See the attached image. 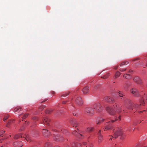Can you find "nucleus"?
<instances>
[{"label":"nucleus","instance_id":"f257e3e1","mask_svg":"<svg viewBox=\"0 0 147 147\" xmlns=\"http://www.w3.org/2000/svg\"><path fill=\"white\" fill-rule=\"evenodd\" d=\"M106 111L111 115H113L115 113L119 114L122 111L121 107L119 105H118L115 103L114 105L113 108L108 107L106 108Z\"/></svg>","mask_w":147,"mask_h":147},{"label":"nucleus","instance_id":"f03ea898","mask_svg":"<svg viewBox=\"0 0 147 147\" xmlns=\"http://www.w3.org/2000/svg\"><path fill=\"white\" fill-rule=\"evenodd\" d=\"M129 105L127 107V108L129 109L133 110L134 113L137 112V110L140 108V105H143V104L140 102V104L139 105L137 104H135L134 105H133V102H131V100H128Z\"/></svg>","mask_w":147,"mask_h":147},{"label":"nucleus","instance_id":"7ed1b4c3","mask_svg":"<svg viewBox=\"0 0 147 147\" xmlns=\"http://www.w3.org/2000/svg\"><path fill=\"white\" fill-rule=\"evenodd\" d=\"M122 130V129L121 127L117 129L114 132L113 136L112 137L113 138H116L119 136L122 135L123 134Z\"/></svg>","mask_w":147,"mask_h":147},{"label":"nucleus","instance_id":"20e7f679","mask_svg":"<svg viewBox=\"0 0 147 147\" xmlns=\"http://www.w3.org/2000/svg\"><path fill=\"white\" fill-rule=\"evenodd\" d=\"M94 109L98 112H100L102 110V108L101 105L99 103H96L94 105Z\"/></svg>","mask_w":147,"mask_h":147},{"label":"nucleus","instance_id":"39448f33","mask_svg":"<svg viewBox=\"0 0 147 147\" xmlns=\"http://www.w3.org/2000/svg\"><path fill=\"white\" fill-rule=\"evenodd\" d=\"M105 101L110 103H112L115 102V100L109 96H105L104 98Z\"/></svg>","mask_w":147,"mask_h":147},{"label":"nucleus","instance_id":"423d86ee","mask_svg":"<svg viewBox=\"0 0 147 147\" xmlns=\"http://www.w3.org/2000/svg\"><path fill=\"white\" fill-rule=\"evenodd\" d=\"M131 92L136 97H138L139 96L140 94L139 92L135 88H134L131 89L130 90Z\"/></svg>","mask_w":147,"mask_h":147},{"label":"nucleus","instance_id":"0eeeda50","mask_svg":"<svg viewBox=\"0 0 147 147\" xmlns=\"http://www.w3.org/2000/svg\"><path fill=\"white\" fill-rule=\"evenodd\" d=\"M75 102L77 105L79 106L82 105L83 103V102L80 97H78L76 98Z\"/></svg>","mask_w":147,"mask_h":147},{"label":"nucleus","instance_id":"6e6552de","mask_svg":"<svg viewBox=\"0 0 147 147\" xmlns=\"http://www.w3.org/2000/svg\"><path fill=\"white\" fill-rule=\"evenodd\" d=\"M80 132L78 131V132L77 131H76L75 130L74 131L72 132V134L73 135L77 136V137L79 138L80 139L82 138L83 135L82 134H80Z\"/></svg>","mask_w":147,"mask_h":147},{"label":"nucleus","instance_id":"1a4fd4ad","mask_svg":"<svg viewBox=\"0 0 147 147\" xmlns=\"http://www.w3.org/2000/svg\"><path fill=\"white\" fill-rule=\"evenodd\" d=\"M134 81L136 82L137 84H142V81L141 79L138 77H136L133 79Z\"/></svg>","mask_w":147,"mask_h":147},{"label":"nucleus","instance_id":"9d476101","mask_svg":"<svg viewBox=\"0 0 147 147\" xmlns=\"http://www.w3.org/2000/svg\"><path fill=\"white\" fill-rule=\"evenodd\" d=\"M85 111L91 115H93L94 113V110L92 108H86L85 109Z\"/></svg>","mask_w":147,"mask_h":147},{"label":"nucleus","instance_id":"9b49d317","mask_svg":"<svg viewBox=\"0 0 147 147\" xmlns=\"http://www.w3.org/2000/svg\"><path fill=\"white\" fill-rule=\"evenodd\" d=\"M43 123L44 124H46L47 125H49V122L50 119L47 118H44L42 120Z\"/></svg>","mask_w":147,"mask_h":147},{"label":"nucleus","instance_id":"f8f14e48","mask_svg":"<svg viewBox=\"0 0 147 147\" xmlns=\"http://www.w3.org/2000/svg\"><path fill=\"white\" fill-rule=\"evenodd\" d=\"M101 130H100L98 133V142H100L102 140V136L101 135Z\"/></svg>","mask_w":147,"mask_h":147},{"label":"nucleus","instance_id":"ddd939ff","mask_svg":"<svg viewBox=\"0 0 147 147\" xmlns=\"http://www.w3.org/2000/svg\"><path fill=\"white\" fill-rule=\"evenodd\" d=\"M42 133L43 135L46 136H48L49 135L50 132L47 129H43L42 130Z\"/></svg>","mask_w":147,"mask_h":147},{"label":"nucleus","instance_id":"4468645a","mask_svg":"<svg viewBox=\"0 0 147 147\" xmlns=\"http://www.w3.org/2000/svg\"><path fill=\"white\" fill-rule=\"evenodd\" d=\"M145 99L146 100V102H147V95H145V94H144V95L142 96V99L140 101V102H141V103L143 104V105H144L145 103L144 100Z\"/></svg>","mask_w":147,"mask_h":147},{"label":"nucleus","instance_id":"2eb2a0df","mask_svg":"<svg viewBox=\"0 0 147 147\" xmlns=\"http://www.w3.org/2000/svg\"><path fill=\"white\" fill-rule=\"evenodd\" d=\"M83 92L85 94H86L88 92V86L84 87L82 89Z\"/></svg>","mask_w":147,"mask_h":147},{"label":"nucleus","instance_id":"dca6fc26","mask_svg":"<svg viewBox=\"0 0 147 147\" xmlns=\"http://www.w3.org/2000/svg\"><path fill=\"white\" fill-rule=\"evenodd\" d=\"M104 120V119L100 117H98L96 119V123L97 124H99L100 123L103 122Z\"/></svg>","mask_w":147,"mask_h":147},{"label":"nucleus","instance_id":"f3484780","mask_svg":"<svg viewBox=\"0 0 147 147\" xmlns=\"http://www.w3.org/2000/svg\"><path fill=\"white\" fill-rule=\"evenodd\" d=\"M118 93H119L118 95L120 97H123L122 98H120V99H125V95H124V94L122 92H121L120 91H118Z\"/></svg>","mask_w":147,"mask_h":147},{"label":"nucleus","instance_id":"a211bd4d","mask_svg":"<svg viewBox=\"0 0 147 147\" xmlns=\"http://www.w3.org/2000/svg\"><path fill=\"white\" fill-rule=\"evenodd\" d=\"M130 85L131 83L129 81H127L124 84L123 86L125 88H126L129 86Z\"/></svg>","mask_w":147,"mask_h":147},{"label":"nucleus","instance_id":"6ab92c4d","mask_svg":"<svg viewBox=\"0 0 147 147\" xmlns=\"http://www.w3.org/2000/svg\"><path fill=\"white\" fill-rule=\"evenodd\" d=\"M72 146L73 147H80L81 144H78L76 142H73L72 144Z\"/></svg>","mask_w":147,"mask_h":147},{"label":"nucleus","instance_id":"aec40b11","mask_svg":"<svg viewBox=\"0 0 147 147\" xmlns=\"http://www.w3.org/2000/svg\"><path fill=\"white\" fill-rule=\"evenodd\" d=\"M22 110V108L20 107H18L14 109V112H18L21 111Z\"/></svg>","mask_w":147,"mask_h":147},{"label":"nucleus","instance_id":"412c9836","mask_svg":"<svg viewBox=\"0 0 147 147\" xmlns=\"http://www.w3.org/2000/svg\"><path fill=\"white\" fill-rule=\"evenodd\" d=\"M123 77H125L126 79H129L131 78V76L129 74H126L123 75Z\"/></svg>","mask_w":147,"mask_h":147},{"label":"nucleus","instance_id":"4be33fe9","mask_svg":"<svg viewBox=\"0 0 147 147\" xmlns=\"http://www.w3.org/2000/svg\"><path fill=\"white\" fill-rule=\"evenodd\" d=\"M21 142H20L19 144L17 143H14L13 145L14 146L16 147H21L23 145L21 144Z\"/></svg>","mask_w":147,"mask_h":147},{"label":"nucleus","instance_id":"5701e85b","mask_svg":"<svg viewBox=\"0 0 147 147\" xmlns=\"http://www.w3.org/2000/svg\"><path fill=\"white\" fill-rule=\"evenodd\" d=\"M121 74V73L118 71H117L114 77V79H116L118 78Z\"/></svg>","mask_w":147,"mask_h":147},{"label":"nucleus","instance_id":"b1692460","mask_svg":"<svg viewBox=\"0 0 147 147\" xmlns=\"http://www.w3.org/2000/svg\"><path fill=\"white\" fill-rule=\"evenodd\" d=\"M94 128L93 127H88L86 130V131L90 132L93 130Z\"/></svg>","mask_w":147,"mask_h":147},{"label":"nucleus","instance_id":"393cba45","mask_svg":"<svg viewBox=\"0 0 147 147\" xmlns=\"http://www.w3.org/2000/svg\"><path fill=\"white\" fill-rule=\"evenodd\" d=\"M128 63V62L127 61H123L122 62L120 65V66H122L123 65H126Z\"/></svg>","mask_w":147,"mask_h":147},{"label":"nucleus","instance_id":"a878e982","mask_svg":"<svg viewBox=\"0 0 147 147\" xmlns=\"http://www.w3.org/2000/svg\"><path fill=\"white\" fill-rule=\"evenodd\" d=\"M13 120H11L9 121L7 123V124L6 125V126L7 127H8L9 124H10L11 123L13 122Z\"/></svg>","mask_w":147,"mask_h":147},{"label":"nucleus","instance_id":"bb28decb","mask_svg":"<svg viewBox=\"0 0 147 147\" xmlns=\"http://www.w3.org/2000/svg\"><path fill=\"white\" fill-rule=\"evenodd\" d=\"M109 76V74L107 73L106 74V75L104 76L103 77L102 76L101 77V78H103V79H106Z\"/></svg>","mask_w":147,"mask_h":147},{"label":"nucleus","instance_id":"cd10ccee","mask_svg":"<svg viewBox=\"0 0 147 147\" xmlns=\"http://www.w3.org/2000/svg\"><path fill=\"white\" fill-rule=\"evenodd\" d=\"M9 115H7L4 116V117L3 118V121H5V120H6L9 117Z\"/></svg>","mask_w":147,"mask_h":147},{"label":"nucleus","instance_id":"c85d7f7f","mask_svg":"<svg viewBox=\"0 0 147 147\" xmlns=\"http://www.w3.org/2000/svg\"><path fill=\"white\" fill-rule=\"evenodd\" d=\"M20 136V134H16L14 136V138L15 139H17Z\"/></svg>","mask_w":147,"mask_h":147},{"label":"nucleus","instance_id":"c756f323","mask_svg":"<svg viewBox=\"0 0 147 147\" xmlns=\"http://www.w3.org/2000/svg\"><path fill=\"white\" fill-rule=\"evenodd\" d=\"M28 115V113H26L24 115L22 119H25L26 117H27Z\"/></svg>","mask_w":147,"mask_h":147},{"label":"nucleus","instance_id":"7c9ffc66","mask_svg":"<svg viewBox=\"0 0 147 147\" xmlns=\"http://www.w3.org/2000/svg\"><path fill=\"white\" fill-rule=\"evenodd\" d=\"M141 145L140 143H137L136 144V147H140Z\"/></svg>","mask_w":147,"mask_h":147},{"label":"nucleus","instance_id":"2f4dec72","mask_svg":"<svg viewBox=\"0 0 147 147\" xmlns=\"http://www.w3.org/2000/svg\"><path fill=\"white\" fill-rule=\"evenodd\" d=\"M5 131L1 130L0 131V137L2 136L3 134L4 133Z\"/></svg>","mask_w":147,"mask_h":147},{"label":"nucleus","instance_id":"473e14b6","mask_svg":"<svg viewBox=\"0 0 147 147\" xmlns=\"http://www.w3.org/2000/svg\"><path fill=\"white\" fill-rule=\"evenodd\" d=\"M111 129V127L110 126H106L105 128V130H108Z\"/></svg>","mask_w":147,"mask_h":147},{"label":"nucleus","instance_id":"72a5a7b5","mask_svg":"<svg viewBox=\"0 0 147 147\" xmlns=\"http://www.w3.org/2000/svg\"><path fill=\"white\" fill-rule=\"evenodd\" d=\"M69 94V92H68L67 93H66L65 94H64L62 95L61 96H64L65 97L67 96Z\"/></svg>","mask_w":147,"mask_h":147},{"label":"nucleus","instance_id":"f704fd0d","mask_svg":"<svg viewBox=\"0 0 147 147\" xmlns=\"http://www.w3.org/2000/svg\"><path fill=\"white\" fill-rule=\"evenodd\" d=\"M45 106L44 105H42L39 108V109L40 110H42L45 107Z\"/></svg>","mask_w":147,"mask_h":147},{"label":"nucleus","instance_id":"c9c22d12","mask_svg":"<svg viewBox=\"0 0 147 147\" xmlns=\"http://www.w3.org/2000/svg\"><path fill=\"white\" fill-rule=\"evenodd\" d=\"M74 123H75L76 125V126H75V127H76L77 126V125H78V123L76 120H74Z\"/></svg>","mask_w":147,"mask_h":147},{"label":"nucleus","instance_id":"e433bc0d","mask_svg":"<svg viewBox=\"0 0 147 147\" xmlns=\"http://www.w3.org/2000/svg\"><path fill=\"white\" fill-rule=\"evenodd\" d=\"M49 142H47L46 143L45 145V147H48L49 146Z\"/></svg>","mask_w":147,"mask_h":147},{"label":"nucleus","instance_id":"4c0bfd02","mask_svg":"<svg viewBox=\"0 0 147 147\" xmlns=\"http://www.w3.org/2000/svg\"><path fill=\"white\" fill-rule=\"evenodd\" d=\"M119 70L121 71L122 72L123 71H125L126 70V68H125V69L120 68V69H119Z\"/></svg>","mask_w":147,"mask_h":147},{"label":"nucleus","instance_id":"58836bf2","mask_svg":"<svg viewBox=\"0 0 147 147\" xmlns=\"http://www.w3.org/2000/svg\"><path fill=\"white\" fill-rule=\"evenodd\" d=\"M32 119L34 120H38V118L35 116H34L32 117Z\"/></svg>","mask_w":147,"mask_h":147},{"label":"nucleus","instance_id":"ea45409f","mask_svg":"<svg viewBox=\"0 0 147 147\" xmlns=\"http://www.w3.org/2000/svg\"><path fill=\"white\" fill-rule=\"evenodd\" d=\"M24 126H22V127H21L20 128V131H22L24 129Z\"/></svg>","mask_w":147,"mask_h":147},{"label":"nucleus","instance_id":"a19ab883","mask_svg":"<svg viewBox=\"0 0 147 147\" xmlns=\"http://www.w3.org/2000/svg\"><path fill=\"white\" fill-rule=\"evenodd\" d=\"M117 120V119H115V120H111V122L113 123L115 121H116Z\"/></svg>","mask_w":147,"mask_h":147},{"label":"nucleus","instance_id":"79ce46f5","mask_svg":"<svg viewBox=\"0 0 147 147\" xmlns=\"http://www.w3.org/2000/svg\"><path fill=\"white\" fill-rule=\"evenodd\" d=\"M121 115H120L118 117V119L119 120H121Z\"/></svg>","mask_w":147,"mask_h":147},{"label":"nucleus","instance_id":"37998d69","mask_svg":"<svg viewBox=\"0 0 147 147\" xmlns=\"http://www.w3.org/2000/svg\"><path fill=\"white\" fill-rule=\"evenodd\" d=\"M47 100V99H45V100H43V101H42L41 102V103H42L43 102H44L45 101H46V100Z\"/></svg>","mask_w":147,"mask_h":147},{"label":"nucleus","instance_id":"c03bdc74","mask_svg":"<svg viewBox=\"0 0 147 147\" xmlns=\"http://www.w3.org/2000/svg\"><path fill=\"white\" fill-rule=\"evenodd\" d=\"M50 111L49 110H47L46 111V113H50Z\"/></svg>","mask_w":147,"mask_h":147},{"label":"nucleus","instance_id":"a18cd8bd","mask_svg":"<svg viewBox=\"0 0 147 147\" xmlns=\"http://www.w3.org/2000/svg\"><path fill=\"white\" fill-rule=\"evenodd\" d=\"M66 101H63L62 102V103L63 104H65L66 103Z\"/></svg>","mask_w":147,"mask_h":147},{"label":"nucleus","instance_id":"49530a36","mask_svg":"<svg viewBox=\"0 0 147 147\" xmlns=\"http://www.w3.org/2000/svg\"><path fill=\"white\" fill-rule=\"evenodd\" d=\"M117 67H118L117 66H115L114 67V68L115 69H116L117 68Z\"/></svg>","mask_w":147,"mask_h":147},{"label":"nucleus","instance_id":"de8ad7c7","mask_svg":"<svg viewBox=\"0 0 147 147\" xmlns=\"http://www.w3.org/2000/svg\"><path fill=\"white\" fill-rule=\"evenodd\" d=\"M94 88L95 89V90H96L97 89V87L96 86H94Z\"/></svg>","mask_w":147,"mask_h":147},{"label":"nucleus","instance_id":"09e8293b","mask_svg":"<svg viewBox=\"0 0 147 147\" xmlns=\"http://www.w3.org/2000/svg\"><path fill=\"white\" fill-rule=\"evenodd\" d=\"M140 111L139 112H138V113H141V112L142 113V112H143V111Z\"/></svg>","mask_w":147,"mask_h":147},{"label":"nucleus","instance_id":"8fccbe9b","mask_svg":"<svg viewBox=\"0 0 147 147\" xmlns=\"http://www.w3.org/2000/svg\"><path fill=\"white\" fill-rule=\"evenodd\" d=\"M28 122L27 121H25V124H28Z\"/></svg>","mask_w":147,"mask_h":147},{"label":"nucleus","instance_id":"3c124183","mask_svg":"<svg viewBox=\"0 0 147 147\" xmlns=\"http://www.w3.org/2000/svg\"><path fill=\"white\" fill-rule=\"evenodd\" d=\"M83 144L84 145H85L86 144V142H84Z\"/></svg>","mask_w":147,"mask_h":147},{"label":"nucleus","instance_id":"603ef678","mask_svg":"<svg viewBox=\"0 0 147 147\" xmlns=\"http://www.w3.org/2000/svg\"><path fill=\"white\" fill-rule=\"evenodd\" d=\"M132 71V70H129V72H131Z\"/></svg>","mask_w":147,"mask_h":147},{"label":"nucleus","instance_id":"864d4df0","mask_svg":"<svg viewBox=\"0 0 147 147\" xmlns=\"http://www.w3.org/2000/svg\"><path fill=\"white\" fill-rule=\"evenodd\" d=\"M73 115H74V116H76V114H75L74 113H73Z\"/></svg>","mask_w":147,"mask_h":147},{"label":"nucleus","instance_id":"5fc2aeb1","mask_svg":"<svg viewBox=\"0 0 147 147\" xmlns=\"http://www.w3.org/2000/svg\"><path fill=\"white\" fill-rule=\"evenodd\" d=\"M54 93H55V92H52V94H54Z\"/></svg>","mask_w":147,"mask_h":147},{"label":"nucleus","instance_id":"6e6d98bb","mask_svg":"<svg viewBox=\"0 0 147 147\" xmlns=\"http://www.w3.org/2000/svg\"><path fill=\"white\" fill-rule=\"evenodd\" d=\"M109 140H112V138H110V139H109Z\"/></svg>","mask_w":147,"mask_h":147},{"label":"nucleus","instance_id":"4d7b16f0","mask_svg":"<svg viewBox=\"0 0 147 147\" xmlns=\"http://www.w3.org/2000/svg\"><path fill=\"white\" fill-rule=\"evenodd\" d=\"M2 142V140H0V142Z\"/></svg>","mask_w":147,"mask_h":147},{"label":"nucleus","instance_id":"13d9d810","mask_svg":"<svg viewBox=\"0 0 147 147\" xmlns=\"http://www.w3.org/2000/svg\"><path fill=\"white\" fill-rule=\"evenodd\" d=\"M55 139H56V140H57V138H55Z\"/></svg>","mask_w":147,"mask_h":147},{"label":"nucleus","instance_id":"bf43d9fd","mask_svg":"<svg viewBox=\"0 0 147 147\" xmlns=\"http://www.w3.org/2000/svg\"><path fill=\"white\" fill-rule=\"evenodd\" d=\"M25 139L26 140H27V139L26 138H25Z\"/></svg>","mask_w":147,"mask_h":147},{"label":"nucleus","instance_id":"052dcab7","mask_svg":"<svg viewBox=\"0 0 147 147\" xmlns=\"http://www.w3.org/2000/svg\"><path fill=\"white\" fill-rule=\"evenodd\" d=\"M144 147H147V146H144Z\"/></svg>","mask_w":147,"mask_h":147},{"label":"nucleus","instance_id":"680f3d73","mask_svg":"<svg viewBox=\"0 0 147 147\" xmlns=\"http://www.w3.org/2000/svg\"><path fill=\"white\" fill-rule=\"evenodd\" d=\"M11 136L10 135H9V137H11Z\"/></svg>","mask_w":147,"mask_h":147},{"label":"nucleus","instance_id":"e2e57ef3","mask_svg":"<svg viewBox=\"0 0 147 147\" xmlns=\"http://www.w3.org/2000/svg\"><path fill=\"white\" fill-rule=\"evenodd\" d=\"M1 147H4V146H1Z\"/></svg>","mask_w":147,"mask_h":147},{"label":"nucleus","instance_id":"0e129e2a","mask_svg":"<svg viewBox=\"0 0 147 147\" xmlns=\"http://www.w3.org/2000/svg\"><path fill=\"white\" fill-rule=\"evenodd\" d=\"M141 122V121H140V123Z\"/></svg>","mask_w":147,"mask_h":147}]
</instances>
